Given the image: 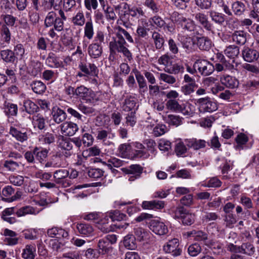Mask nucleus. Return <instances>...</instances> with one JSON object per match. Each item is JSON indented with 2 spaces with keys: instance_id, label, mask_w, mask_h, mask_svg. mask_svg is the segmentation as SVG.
Returning <instances> with one entry per match:
<instances>
[{
  "instance_id": "15",
  "label": "nucleus",
  "mask_w": 259,
  "mask_h": 259,
  "mask_svg": "<svg viewBox=\"0 0 259 259\" xmlns=\"http://www.w3.org/2000/svg\"><path fill=\"white\" fill-rule=\"evenodd\" d=\"M78 67L82 72L86 74L93 76H97L98 75V69L93 63H89L85 64L83 62H80Z\"/></svg>"
},
{
  "instance_id": "49",
  "label": "nucleus",
  "mask_w": 259,
  "mask_h": 259,
  "mask_svg": "<svg viewBox=\"0 0 259 259\" xmlns=\"http://www.w3.org/2000/svg\"><path fill=\"white\" fill-rule=\"evenodd\" d=\"M24 107L26 112L29 114L37 112L38 106L30 100H26L23 103Z\"/></svg>"
},
{
  "instance_id": "38",
  "label": "nucleus",
  "mask_w": 259,
  "mask_h": 259,
  "mask_svg": "<svg viewBox=\"0 0 259 259\" xmlns=\"http://www.w3.org/2000/svg\"><path fill=\"white\" fill-rule=\"evenodd\" d=\"M48 150L46 149L38 148L37 147L33 149V154L36 160L40 162H42L44 159L47 157Z\"/></svg>"
},
{
  "instance_id": "36",
  "label": "nucleus",
  "mask_w": 259,
  "mask_h": 259,
  "mask_svg": "<svg viewBox=\"0 0 259 259\" xmlns=\"http://www.w3.org/2000/svg\"><path fill=\"white\" fill-rule=\"evenodd\" d=\"M136 104L135 99L134 97L132 96L127 97L125 99L122 106V110L126 112L132 111L134 109Z\"/></svg>"
},
{
  "instance_id": "40",
  "label": "nucleus",
  "mask_w": 259,
  "mask_h": 259,
  "mask_svg": "<svg viewBox=\"0 0 259 259\" xmlns=\"http://www.w3.org/2000/svg\"><path fill=\"white\" fill-rule=\"evenodd\" d=\"M20 164V162L12 160H6L4 161L3 165L7 170L14 172L17 171L19 168Z\"/></svg>"
},
{
  "instance_id": "42",
  "label": "nucleus",
  "mask_w": 259,
  "mask_h": 259,
  "mask_svg": "<svg viewBox=\"0 0 259 259\" xmlns=\"http://www.w3.org/2000/svg\"><path fill=\"white\" fill-rule=\"evenodd\" d=\"M123 245L128 249H134L136 247L135 237L132 235H128L124 237Z\"/></svg>"
},
{
  "instance_id": "7",
  "label": "nucleus",
  "mask_w": 259,
  "mask_h": 259,
  "mask_svg": "<svg viewBox=\"0 0 259 259\" xmlns=\"http://www.w3.org/2000/svg\"><path fill=\"white\" fill-rule=\"evenodd\" d=\"M9 134L17 141L23 143L28 139V134L25 128L20 130L17 126H11L10 128Z\"/></svg>"
},
{
  "instance_id": "22",
  "label": "nucleus",
  "mask_w": 259,
  "mask_h": 259,
  "mask_svg": "<svg viewBox=\"0 0 259 259\" xmlns=\"http://www.w3.org/2000/svg\"><path fill=\"white\" fill-rule=\"evenodd\" d=\"M164 206V202L162 201L152 200L144 201L143 202L142 207L145 209H160Z\"/></svg>"
},
{
  "instance_id": "30",
  "label": "nucleus",
  "mask_w": 259,
  "mask_h": 259,
  "mask_svg": "<svg viewBox=\"0 0 259 259\" xmlns=\"http://www.w3.org/2000/svg\"><path fill=\"white\" fill-rule=\"evenodd\" d=\"M197 45L201 50L208 51L211 47V41L207 37H197Z\"/></svg>"
},
{
  "instance_id": "8",
  "label": "nucleus",
  "mask_w": 259,
  "mask_h": 259,
  "mask_svg": "<svg viewBox=\"0 0 259 259\" xmlns=\"http://www.w3.org/2000/svg\"><path fill=\"white\" fill-rule=\"evenodd\" d=\"M60 130L62 134L66 136H73L78 130L77 124L72 121H66L60 125Z\"/></svg>"
},
{
  "instance_id": "13",
  "label": "nucleus",
  "mask_w": 259,
  "mask_h": 259,
  "mask_svg": "<svg viewBox=\"0 0 259 259\" xmlns=\"http://www.w3.org/2000/svg\"><path fill=\"white\" fill-rule=\"evenodd\" d=\"M220 81L222 84L231 89L237 88L239 85V81L237 79L227 74L222 75L220 78Z\"/></svg>"
},
{
  "instance_id": "63",
  "label": "nucleus",
  "mask_w": 259,
  "mask_h": 259,
  "mask_svg": "<svg viewBox=\"0 0 259 259\" xmlns=\"http://www.w3.org/2000/svg\"><path fill=\"white\" fill-rule=\"evenodd\" d=\"M158 63L160 65H164L165 69L168 68L169 66L171 65V58L168 54H164L159 58Z\"/></svg>"
},
{
  "instance_id": "20",
  "label": "nucleus",
  "mask_w": 259,
  "mask_h": 259,
  "mask_svg": "<svg viewBox=\"0 0 259 259\" xmlns=\"http://www.w3.org/2000/svg\"><path fill=\"white\" fill-rule=\"evenodd\" d=\"M102 53V47L98 43H92L88 47V53L93 58L96 59L100 57Z\"/></svg>"
},
{
  "instance_id": "33",
  "label": "nucleus",
  "mask_w": 259,
  "mask_h": 259,
  "mask_svg": "<svg viewBox=\"0 0 259 259\" xmlns=\"http://www.w3.org/2000/svg\"><path fill=\"white\" fill-rule=\"evenodd\" d=\"M4 112L8 116H15L18 112V107L16 104L6 102L4 104Z\"/></svg>"
},
{
  "instance_id": "24",
  "label": "nucleus",
  "mask_w": 259,
  "mask_h": 259,
  "mask_svg": "<svg viewBox=\"0 0 259 259\" xmlns=\"http://www.w3.org/2000/svg\"><path fill=\"white\" fill-rule=\"evenodd\" d=\"M36 248L34 244H28L25 246L21 254L24 259H34L35 256Z\"/></svg>"
},
{
  "instance_id": "37",
  "label": "nucleus",
  "mask_w": 259,
  "mask_h": 259,
  "mask_svg": "<svg viewBox=\"0 0 259 259\" xmlns=\"http://www.w3.org/2000/svg\"><path fill=\"white\" fill-rule=\"evenodd\" d=\"M233 41L238 44L243 45L246 40L245 33L243 31H236L232 35Z\"/></svg>"
},
{
  "instance_id": "47",
  "label": "nucleus",
  "mask_w": 259,
  "mask_h": 259,
  "mask_svg": "<svg viewBox=\"0 0 259 259\" xmlns=\"http://www.w3.org/2000/svg\"><path fill=\"white\" fill-rule=\"evenodd\" d=\"M1 54L3 59L7 62H14L16 59L13 51L10 50H3Z\"/></svg>"
},
{
  "instance_id": "23",
  "label": "nucleus",
  "mask_w": 259,
  "mask_h": 259,
  "mask_svg": "<svg viewBox=\"0 0 259 259\" xmlns=\"http://www.w3.org/2000/svg\"><path fill=\"white\" fill-rule=\"evenodd\" d=\"M185 144L189 148L194 150H199L204 148L206 146V142L203 140H197L196 139H186Z\"/></svg>"
},
{
  "instance_id": "52",
  "label": "nucleus",
  "mask_w": 259,
  "mask_h": 259,
  "mask_svg": "<svg viewBox=\"0 0 259 259\" xmlns=\"http://www.w3.org/2000/svg\"><path fill=\"white\" fill-rule=\"evenodd\" d=\"M14 192L15 190L11 186L5 187L2 191V199L9 202L8 198H10Z\"/></svg>"
},
{
  "instance_id": "3",
  "label": "nucleus",
  "mask_w": 259,
  "mask_h": 259,
  "mask_svg": "<svg viewBox=\"0 0 259 259\" xmlns=\"http://www.w3.org/2000/svg\"><path fill=\"white\" fill-rule=\"evenodd\" d=\"M196 102L199 110L202 112H212L218 109L217 103L208 97L198 99Z\"/></svg>"
},
{
  "instance_id": "45",
  "label": "nucleus",
  "mask_w": 259,
  "mask_h": 259,
  "mask_svg": "<svg viewBox=\"0 0 259 259\" xmlns=\"http://www.w3.org/2000/svg\"><path fill=\"white\" fill-rule=\"evenodd\" d=\"M60 142L59 144V147L65 150L70 151L72 149L73 144L71 142V139L69 138H64L63 136H61Z\"/></svg>"
},
{
  "instance_id": "60",
  "label": "nucleus",
  "mask_w": 259,
  "mask_h": 259,
  "mask_svg": "<svg viewBox=\"0 0 259 259\" xmlns=\"http://www.w3.org/2000/svg\"><path fill=\"white\" fill-rule=\"evenodd\" d=\"M123 163V161L115 157H111L106 162L107 166L110 169H112L113 167H119L121 166Z\"/></svg>"
},
{
  "instance_id": "12",
  "label": "nucleus",
  "mask_w": 259,
  "mask_h": 259,
  "mask_svg": "<svg viewBox=\"0 0 259 259\" xmlns=\"http://www.w3.org/2000/svg\"><path fill=\"white\" fill-rule=\"evenodd\" d=\"M150 229L155 234L163 235L168 232L167 227L161 222L153 220L151 222Z\"/></svg>"
},
{
  "instance_id": "14",
  "label": "nucleus",
  "mask_w": 259,
  "mask_h": 259,
  "mask_svg": "<svg viewBox=\"0 0 259 259\" xmlns=\"http://www.w3.org/2000/svg\"><path fill=\"white\" fill-rule=\"evenodd\" d=\"M98 1L105 12L106 18L108 20H115L117 17L114 11L113 8L108 5V1L106 0Z\"/></svg>"
},
{
  "instance_id": "5",
  "label": "nucleus",
  "mask_w": 259,
  "mask_h": 259,
  "mask_svg": "<svg viewBox=\"0 0 259 259\" xmlns=\"http://www.w3.org/2000/svg\"><path fill=\"white\" fill-rule=\"evenodd\" d=\"M171 19L173 21H175L180 24L184 31H191L194 28V23L192 21L186 19L182 15L179 14L178 13H174L171 16Z\"/></svg>"
},
{
  "instance_id": "19",
  "label": "nucleus",
  "mask_w": 259,
  "mask_h": 259,
  "mask_svg": "<svg viewBox=\"0 0 259 259\" xmlns=\"http://www.w3.org/2000/svg\"><path fill=\"white\" fill-rule=\"evenodd\" d=\"M194 18L196 21L207 30H211L212 25L209 22L207 16L205 14L203 13H197L195 14Z\"/></svg>"
},
{
  "instance_id": "48",
  "label": "nucleus",
  "mask_w": 259,
  "mask_h": 259,
  "mask_svg": "<svg viewBox=\"0 0 259 259\" xmlns=\"http://www.w3.org/2000/svg\"><path fill=\"white\" fill-rule=\"evenodd\" d=\"M168 131L166 126L163 124L156 125L153 128L152 134L157 137L164 135Z\"/></svg>"
},
{
  "instance_id": "55",
  "label": "nucleus",
  "mask_w": 259,
  "mask_h": 259,
  "mask_svg": "<svg viewBox=\"0 0 259 259\" xmlns=\"http://www.w3.org/2000/svg\"><path fill=\"white\" fill-rule=\"evenodd\" d=\"M1 35L6 43H9L11 39V34L7 26L3 24L1 29Z\"/></svg>"
},
{
  "instance_id": "4",
  "label": "nucleus",
  "mask_w": 259,
  "mask_h": 259,
  "mask_svg": "<svg viewBox=\"0 0 259 259\" xmlns=\"http://www.w3.org/2000/svg\"><path fill=\"white\" fill-rule=\"evenodd\" d=\"M194 68H197L199 73L204 76L211 74L214 70L213 65L206 60L198 59L194 64Z\"/></svg>"
},
{
  "instance_id": "31",
  "label": "nucleus",
  "mask_w": 259,
  "mask_h": 259,
  "mask_svg": "<svg viewBox=\"0 0 259 259\" xmlns=\"http://www.w3.org/2000/svg\"><path fill=\"white\" fill-rule=\"evenodd\" d=\"M110 130H105L101 128H99L97 132L96 139L98 140L103 142L105 144L110 145L112 143L107 141V139L110 138Z\"/></svg>"
},
{
  "instance_id": "6",
  "label": "nucleus",
  "mask_w": 259,
  "mask_h": 259,
  "mask_svg": "<svg viewBox=\"0 0 259 259\" xmlns=\"http://www.w3.org/2000/svg\"><path fill=\"white\" fill-rule=\"evenodd\" d=\"M76 96L86 102H91L94 100L95 95L90 89L80 85L76 89Z\"/></svg>"
},
{
  "instance_id": "28",
  "label": "nucleus",
  "mask_w": 259,
  "mask_h": 259,
  "mask_svg": "<svg viewBox=\"0 0 259 259\" xmlns=\"http://www.w3.org/2000/svg\"><path fill=\"white\" fill-rule=\"evenodd\" d=\"M134 232L137 239L140 241H149L152 235L149 231H147L140 227L135 228Z\"/></svg>"
},
{
  "instance_id": "10",
  "label": "nucleus",
  "mask_w": 259,
  "mask_h": 259,
  "mask_svg": "<svg viewBox=\"0 0 259 259\" xmlns=\"http://www.w3.org/2000/svg\"><path fill=\"white\" fill-rule=\"evenodd\" d=\"M242 56L244 61L247 62H253L259 58V52L256 50L244 47L242 51Z\"/></svg>"
},
{
  "instance_id": "56",
  "label": "nucleus",
  "mask_w": 259,
  "mask_h": 259,
  "mask_svg": "<svg viewBox=\"0 0 259 259\" xmlns=\"http://www.w3.org/2000/svg\"><path fill=\"white\" fill-rule=\"evenodd\" d=\"M165 72L170 73L177 74L179 73H183L184 71V67L182 65L178 63L174 64L171 67L164 69Z\"/></svg>"
},
{
  "instance_id": "2",
  "label": "nucleus",
  "mask_w": 259,
  "mask_h": 259,
  "mask_svg": "<svg viewBox=\"0 0 259 259\" xmlns=\"http://www.w3.org/2000/svg\"><path fill=\"white\" fill-rule=\"evenodd\" d=\"M174 216L175 218L181 219L182 223L185 225H191L195 220V215L189 213L182 206L177 207L174 210Z\"/></svg>"
},
{
  "instance_id": "41",
  "label": "nucleus",
  "mask_w": 259,
  "mask_h": 259,
  "mask_svg": "<svg viewBox=\"0 0 259 259\" xmlns=\"http://www.w3.org/2000/svg\"><path fill=\"white\" fill-rule=\"evenodd\" d=\"M167 108L173 112H179L182 108V104H180L176 99H169L166 103Z\"/></svg>"
},
{
  "instance_id": "50",
  "label": "nucleus",
  "mask_w": 259,
  "mask_h": 259,
  "mask_svg": "<svg viewBox=\"0 0 259 259\" xmlns=\"http://www.w3.org/2000/svg\"><path fill=\"white\" fill-rule=\"evenodd\" d=\"M94 34V26L92 22L88 21L84 27V35L89 39H92Z\"/></svg>"
},
{
  "instance_id": "11",
  "label": "nucleus",
  "mask_w": 259,
  "mask_h": 259,
  "mask_svg": "<svg viewBox=\"0 0 259 259\" xmlns=\"http://www.w3.org/2000/svg\"><path fill=\"white\" fill-rule=\"evenodd\" d=\"M69 175V171L65 169H60L56 170L54 174V178L57 184H61L64 187L69 185V183L64 179Z\"/></svg>"
},
{
  "instance_id": "57",
  "label": "nucleus",
  "mask_w": 259,
  "mask_h": 259,
  "mask_svg": "<svg viewBox=\"0 0 259 259\" xmlns=\"http://www.w3.org/2000/svg\"><path fill=\"white\" fill-rule=\"evenodd\" d=\"M56 14L54 11L49 12L47 15L45 19V25L47 27H51L53 25L56 19Z\"/></svg>"
},
{
  "instance_id": "35",
  "label": "nucleus",
  "mask_w": 259,
  "mask_h": 259,
  "mask_svg": "<svg viewBox=\"0 0 259 259\" xmlns=\"http://www.w3.org/2000/svg\"><path fill=\"white\" fill-rule=\"evenodd\" d=\"M232 9L235 15L240 16L245 12L246 7L243 3L236 1L232 4Z\"/></svg>"
},
{
  "instance_id": "59",
  "label": "nucleus",
  "mask_w": 259,
  "mask_h": 259,
  "mask_svg": "<svg viewBox=\"0 0 259 259\" xmlns=\"http://www.w3.org/2000/svg\"><path fill=\"white\" fill-rule=\"evenodd\" d=\"M72 23L77 26H81L83 25L85 23V18L84 14L82 12H78L72 18Z\"/></svg>"
},
{
  "instance_id": "25",
  "label": "nucleus",
  "mask_w": 259,
  "mask_h": 259,
  "mask_svg": "<svg viewBox=\"0 0 259 259\" xmlns=\"http://www.w3.org/2000/svg\"><path fill=\"white\" fill-rule=\"evenodd\" d=\"M47 233L51 237H56L57 238H66L68 236V233L67 231L58 227H54L49 229Z\"/></svg>"
},
{
  "instance_id": "27",
  "label": "nucleus",
  "mask_w": 259,
  "mask_h": 259,
  "mask_svg": "<svg viewBox=\"0 0 259 259\" xmlns=\"http://www.w3.org/2000/svg\"><path fill=\"white\" fill-rule=\"evenodd\" d=\"M32 122L34 128H37L40 130H44L46 126V119L40 114L33 116Z\"/></svg>"
},
{
  "instance_id": "58",
  "label": "nucleus",
  "mask_w": 259,
  "mask_h": 259,
  "mask_svg": "<svg viewBox=\"0 0 259 259\" xmlns=\"http://www.w3.org/2000/svg\"><path fill=\"white\" fill-rule=\"evenodd\" d=\"M144 5L145 6L150 9L153 13H158L160 9V6L155 0H145Z\"/></svg>"
},
{
  "instance_id": "44",
  "label": "nucleus",
  "mask_w": 259,
  "mask_h": 259,
  "mask_svg": "<svg viewBox=\"0 0 259 259\" xmlns=\"http://www.w3.org/2000/svg\"><path fill=\"white\" fill-rule=\"evenodd\" d=\"M218 7L222 8L224 12L229 16H232V13L229 8V0H213Z\"/></svg>"
},
{
  "instance_id": "18",
  "label": "nucleus",
  "mask_w": 259,
  "mask_h": 259,
  "mask_svg": "<svg viewBox=\"0 0 259 259\" xmlns=\"http://www.w3.org/2000/svg\"><path fill=\"white\" fill-rule=\"evenodd\" d=\"M40 210L30 205L21 207L16 211V215L18 217L25 216L27 214L36 215Z\"/></svg>"
},
{
  "instance_id": "16",
  "label": "nucleus",
  "mask_w": 259,
  "mask_h": 259,
  "mask_svg": "<svg viewBox=\"0 0 259 259\" xmlns=\"http://www.w3.org/2000/svg\"><path fill=\"white\" fill-rule=\"evenodd\" d=\"M46 64L51 68H60L63 67V62L59 60L53 53H50L46 60Z\"/></svg>"
},
{
  "instance_id": "26",
  "label": "nucleus",
  "mask_w": 259,
  "mask_h": 259,
  "mask_svg": "<svg viewBox=\"0 0 259 259\" xmlns=\"http://www.w3.org/2000/svg\"><path fill=\"white\" fill-rule=\"evenodd\" d=\"M52 114L53 120L57 124L64 121L67 118L66 112L59 108L54 109Z\"/></svg>"
},
{
  "instance_id": "62",
  "label": "nucleus",
  "mask_w": 259,
  "mask_h": 259,
  "mask_svg": "<svg viewBox=\"0 0 259 259\" xmlns=\"http://www.w3.org/2000/svg\"><path fill=\"white\" fill-rule=\"evenodd\" d=\"M166 121L169 124L178 126L182 124V118L178 115H168Z\"/></svg>"
},
{
  "instance_id": "51",
  "label": "nucleus",
  "mask_w": 259,
  "mask_h": 259,
  "mask_svg": "<svg viewBox=\"0 0 259 259\" xmlns=\"http://www.w3.org/2000/svg\"><path fill=\"white\" fill-rule=\"evenodd\" d=\"M118 150L119 154L122 157H126L130 156L131 146L129 144H122L119 145Z\"/></svg>"
},
{
  "instance_id": "34",
  "label": "nucleus",
  "mask_w": 259,
  "mask_h": 259,
  "mask_svg": "<svg viewBox=\"0 0 259 259\" xmlns=\"http://www.w3.org/2000/svg\"><path fill=\"white\" fill-rule=\"evenodd\" d=\"M239 49L234 45H230L227 47L224 50V54L228 58L235 59L239 54Z\"/></svg>"
},
{
  "instance_id": "61",
  "label": "nucleus",
  "mask_w": 259,
  "mask_h": 259,
  "mask_svg": "<svg viewBox=\"0 0 259 259\" xmlns=\"http://www.w3.org/2000/svg\"><path fill=\"white\" fill-rule=\"evenodd\" d=\"M42 67V65L40 62L38 61L32 62L30 67L31 68V74L34 76H36L40 72Z\"/></svg>"
},
{
  "instance_id": "17",
  "label": "nucleus",
  "mask_w": 259,
  "mask_h": 259,
  "mask_svg": "<svg viewBox=\"0 0 259 259\" xmlns=\"http://www.w3.org/2000/svg\"><path fill=\"white\" fill-rule=\"evenodd\" d=\"M180 41L185 51L190 53L194 51L195 48V41L191 37L183 36L181 37Z\"/></svg>"
},
{
  "instance_id": "64",
  "label": "nucleus",
  "mask_w": 259,
  "mask_h": 259,
  "mask_svg": "<svg viewBox=\"0 0 259 259\" xmlns=\"http://www.w3.org/2000/svg\"><path fill=\"white\" fill-rule=\"evenodd\" d=\"M108 216L112 221H120L125 219V215L120 212L118 210H115L108 213Z\"/></svg>"
},
{
  "instance_id": "1",
  "label": "nucleus",
  "mask_w": 259,
  "mask_h": 259,
  "mask_svg": "<svg viewBox=\"0 0 259 259\" xmlns=\"http://www.w3.org/2000/svg\"><path fill=\"white\" fill-rule=\"evenodd\" d=\"M118 39L113 38L109 44L110 55H114L117 53H121L128 61L132 59V55L125 47L126 41L122 36H117Z\"/></svg>"
},
{
  "instance_id": "53",
  "label": "nucleus",
  "mask_w": 259,
  "mask_h": 259,
  "mask_svg": "<svg viewBox=\"0 0 259 259\" xmlns=\"http://www.w3.org/2000/svg\"><path fill=\"white\" fill-rule=\"evenodd\" d=\"M142 25H139L137 29V33L138 35L142 37H145L148 35L147 29L145 28L144 25H147V20L145 19H141Z\"/></svg>"
},
{
  "instance_id": "46",
  "label": "nucleus",
  "mask_w": 259,
  "mask_h": 259,
  "mask_svg": "<svg viewBox=\"0 0 259 259\" xmlns=\"http://www.w3.org/2000/svg\"><path fill=\"white\" fill-rule=\"evenodd\" d=\"M179 112L182 113L184 115L192 116L195 113L194 107L189 103H183L182 104L181 111Z\"/></svg>"
},
{
  "instance_id": "29",
  "label": "nucleus",
  "mask_w": 259,
  "mask_h": 259,
  "mask_svg": "<svg viewBox=\"0 0 259 259\" xmlns=\"http://www.w3.org/2000/svg\"><path fill=\"white\" fill-rule=\"evenodd\" d=\"M152 39L156 49H161L164 46L165 40L161 34L154 31L152 33Z\"/></svg>"
},
{
  "instance_id": "21",
  "label": "nucleus",
  "mask_w": 259,
  "mask_h": 259,
  "mask_svg": "<svg viewBox=\"0 0 259 259\" xmlns=\"http://www.w3.org/2000/svg\"><path fill=\"white\" fill-rule=\"evenodd\" d=\"M76 229L81 235L85 236H92L94 233V228L92 225L85 223H77Z\"/></svg>"
},
{
  "instance_id": "39",
  "label": "nucleus",
  "mask_w": 259,
  "mask_h": 259,
  "mask_svg": "<svg viewBox=\"0 0 259 259\" xmlns=\"http://www.w3.org/2000/svg\"><path fill=\"white\" fill-rule=\"evenodd\" d=\"M32 90L36 94L44 93L46 90V85L41 81H33L30 84Z\"/></svg>"
},
{
  "instance_id": "9",
  "label": "nucleus",
  "mask_w": 259,
  "mask_h": 259,
  "mask_svg": "<svg viewBox=\"0 0 259 259\" xmlns=\"http://www.w3.org/2000/svg\"><path fill=\"white\" fill-rule=\"evenodd\" d=\"M179 241L176 238L169 240L166 245L163 246V250L166 253H170L172 255L177 256L180 255L181 250L178 248Z\"/></svg>"
},
{
  "instance_id": "32",
  "label": "nucleus",
  "mask_w": 259,
  "mask_h": 259,
  "mask_svg": "<svg viewBox=\"0 0 259 259\" xmlns=\"http://www.w3.org/2000/svg\"><path fill=\"white\" fill-rule=\"evenodd\" d=\"M187 233L189 236L192 237L195 240L199 241H205L208 238L207 234L202 231L192 230L188 232Z\"/></svg>"
},
{
  "instance_id": "43",
  "label": "nucleus",
  "mask_w": 259,
  "mask_h": 259,
  "mask_svg": "<svg viewBox=\"0 0 259 259\" xmlns=\"http://www.w3.org/2000/svg\"><path fill=\"white\" fill-rule=\"evenodd\" d=\"M209 16L212 21L215 23L222 25L225 21V16L222 13L214 11L209 12Z\"/></svg>"
},
{
  "instance_id": "54",
  "label": "nucleus",
  "mask_w": 259,
  "mask_h": 259,
  "mask_svg": "<svg viewBox=\"0 0 259 259\" xmlns=\"http://www.w3.org/2000/svg\"><path fill=\"white\" fill-rule=\"evenodd\" d=\"M240 253L251 255L254 253L255 248L253 245L250 243H243L240 246Z\"/></svg>"
}]
</instances>
